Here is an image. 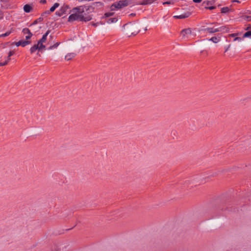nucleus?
I'll return each instance as SVG.
<instances>
[{"label": "nucleus", "mask_w": 251, "mask_h": 251, "mask_svg": "<svg viewBox=\"0 0 251 251\" xmlns=\"http://www.w3.org/2000/svg\"><path fill=\"white\" fill-rule=\"evenodd\" d=\"M124 29L125 33L128 36L136 35L139 32L136 25L131 23L125 25Z\"/></svg>", "instance_id": "1"}, {"label": "nucleus", "mask_w": 251, "mask_h": 251, "mask_svg": "<svg viewBox=\"0 0 251 251\" xmlns=\"http://www.w3.org/2000/svg\"><path fill=\"white\" fill-rule=\"evenodd\" d=\"M73 11L74 13L70 15L68 18V21L73 22L76 20L80 21V18H81L80 14L82 13V11L80 10V8L76 7L73 9Z\"/></svg>", "instance_id": "2"}, {"label": "nucleus", "mask_w": 251, "mask_h": 251, "mask_svg": "<svg viewBox=\"0 0 251 251\" xmlns=\"http://www.w3.org/2000/svg\"><path fill=\"white\" fill-rule=\"evenodd\" d=\"M196 33L193 32L192 29L190 28H185L181 30L180 32V36L181 39L184 40H186L191 38V36H195Z\"/></svg>", "instance_id": "3"}, {"label": "nucleus", "mask_w": 251, "mask_h": 251, "mask_svg": "<svg viewBox=\"0 0 251 251\" xmlns=\"http://www.w3.org/2000/svg\"><path fill=\"white\" fill-rule=\"evenodd\" d=\"M128 3V1L126 0L119 1L118 2L113 3L111 6V9L112 10L120 9L127 6Z\"/></svg>", "instance_id": "4"}, {"label": "nucleus", "mask_w": 251, "mask_h": 251, "mask_svg": "<svg viewBox=\"0 0 251 251\" xmlns=\"http://www.w3.org/2000/svg\"><path fill=\"white\" fill-rule=\"evenodd\" d=\"M222 27L214 28V27H205L201 26L199 30L200 32H208L209 33H213L222 31Z\"/></svg>", "instance_id": "5"}, {"label": "nucleus", "mask_w": 251, "mask_h": 251, "mask_svg": "<svg viewBox=\"0 0 251 251\" xmlns=\"http://www.w3.org/2000/svg\"><path fill=\"white\" fill-rule=\"evenodd\" d=\"M50 32V30H48L46 32V33L43 35L42 38L40 40H39L37 43V44L40 46V48H42L43 50L45 49L46 48L45 46L43 44L45 43L47 41V36L49 34Z\"/></svg>", "instance_id": "6"}, {"label": "nucleus", "mask_w": 251, "mask_h": 251, "mask_svg": "<svg viewBox=\"0 0 251 251\" xmlns=\"http://www.w3.org/2000/svg\"><path fill=\"white\" fill-rule=\"evenodd\" d=\"M22 32L24 34H26L25 36V39L28 40L30 39L31 36H32V33L30 32V30L28 28H25L23 29Z\"/></svg>", "instance_id": "7"}, {"label": "nucleus", "mask_w": 251, "mask_h": 251, "mask_svg": "<svg viewBox=\"0 0 251 251\" xmlns=\"http://www.w3.org/2000/svg\"><path fill=\"white\" fill-rule=\"evenodd\" d=\"M68 8L69 7H68V6L67 5H64L63 6L61 7V8H60L59 11L56 12V13L59 16H62L63 14H65L67 12V10H68Z\"/></svg>", "instance_id": "8"}, {"label": "nucleus", "mask_w": 251, "mask_h": 251, "mask_svg": "<svg viewBox=\"0 0 251 251\" xmlns=\"http://www.w3.org/2000/svg\"><path fill=\"white\" fill-rule=\"evenodd\" d=\"M37 50L39 51L43 50L42 48H40V46L38 44L34 45L33 47H32L30 49V51L31 53H33Z\"/></svg>", "instance_id": "9"}, {"label": "nucleus", "mask_w": 251, "mask_h": 251, "mask_svg": "<svg viewBox=\"0 0 251 251\" xmlns=\"http://www.w3.org/2000/svg\"><path fill=\"white\" fill-rule=\"evenodd\" d=\"M190 15V13L189 12H187L180 15L175 16L174 17L176 19H185L188 17Z\"/></svg>", "instance_id": "10"}, {"label": "nucleus", "mask_w": 251, "mask_h": 251, "mask_svg": "<svg viewBox=\"0 0 251 251\" xmlns=\"http://www.w3.org/2000/svg\"><path fill=\"white\" fill-rule=\"evenodd\" d=\"M80 16L81 17V18H80V21L87 22V21H89L92 19L91 17L89 15L85 17L84 15L80 14Z\"/></svg>", "instance_id": "11"}, {"label": "nucleus", "mask_w": 251, "mask_h": 251, "mask_svg": "<svg viewBox=\"0 0 251 251\" xmlns=\"http://www.w3.org/2000/svg\"><path fill=\"white\" fill-rule=\"evenodd\" d=\"M32 7L29 4H25L24 6V10L26 13H29L30 12Z\"/></svg>", "instance_id": "12"}, {"label": "nucleus", "mask_w": 251, "mask_h": 251, "mask_svg": "<svg viewBox=\"0 0 251 251\" xmlns=\"http://www.w3.org/2000/svg\"><path fill=\"white\" fill-rule=\"evenodd\" d=\"M75 54L74 53H68L65 56V59L68 61L70 60L72 58H74L75 56Z\"/></svg>", "instance_id": "13"}, {"label": "nucleus", "mask_w": 251, "mask_h": 251, "mask_svg": "<svg viewBox=\"0 0 251 251\" xmlns=\"http://www.w3.org/2000/svg\"><path fill=\"white\" fill-rule=\"evenodd\" d=\"M59 6V4L58 3H55L54 5L50 8V12H53L55 10V9L57 8Z\"/></svg>", "instance_id": "14"}, {"label": "nucleus", "mask_w": 251, "mask_h": 251, "mask_svg": "<svg viewBox=\"0 0 251 251\" xmlns=\"http://www.w3.org/2000/svg\"><path fill=\"white\" fill-rule=\"evenodd\" d=\"M21 46H22V47H25L26 45L30 44V41H28L27 40L26 41L21 40Z\"/></svg>", "instance_id": "15"}, {"label": "nucleus", "mask_w": 251, "mask_h": 251, "mask_svg": "<svg viewBox=\"0 0 251 251\" xmlns=\"http://www.w3.org/2000/svg\"><path fill=\"white\" fill-rule=\"evenodd\" d=\"M59 44H60L59 42H57L55 44H54V45L50 46L49 48H48V50H51L55 48H56L59 45Z\"/></svg>", "instance_id": "16"}, {"label": "nucleus", "mask_w": 251, "mask_h": 251, "mask_svg": "<svg viewBox=\"0 0 251 251\" xmlns=\"http://www.w3.org/2000/svg\"><path fill=\"white\" fill-rule=\"evenodd\" d=\"M118 21V19L116 18H110L107 20V23L108 24H112L116 23Z\"/></svg>", "instance_id": "17"}, {"label": "nucleus", "mask_w": 251, "mask_h": 251, "mask_svg": "<svg viewBox=\"0 0 251 251\" xmlns=\"http://www.w3.org/2000/svg\"><path fill=\"white\" fill-rule=\"evenodd\" d=\"M251 38V30H249L244 33L243 35V38Z\"/></svg>", "instance_id": "18"}, {"label": "nucleus", "mask_w": 251, "mask_h": 251, "mask_svg": "<svg viewBox=\"0 0 251 251\" xmlns=\"http://www.w3.org/2000/svg\"><path fill=\"white\" fill-rule=\"evenodd\" d=\"M209 40L215 43H217L219 41V39L216 37H213L211 38Z\"/></svg>", "instance_id": "19"}, {"label": "nucleus", "mask_w": 251, "mask_h": 251, "mask_svg": "<svg viewBox=\"0 0 251 251\" xmlns=\"http://www.w3.org/2000/svg\"><path fill=\"white\" fill-rule=\"evenodd\" d=\"M229 8L227 7H224L221 9V12L223 13H226L229 11Z\"/></svg>", "instance_id": "20"}, {"label": "nucleus", "mask_w": 251, "mask_h": 251, "mask_svg": "<svg viewBox=\"0 0 251 251\" xmlns=\"http://www.w3.org/2000/svg\"><path fill=\"white\" fill-rule=\"evenodd\" d=\"M43 20L42 18H39V19H37L36 20L34 21V22L30 25V26H32L33 25H36L38 23L39 21H42Z\"/></svg>", "instance_id": "21"}, {"label": "nucleus", "mask_w": 251, "mask_h": 251, "mask_svg": "<svg viewBox=\"0 0 251 251\" xmlns=\"http://www.w3.org/2000/svg\"><path fill=\"white\" fill-rule=\"evenodd\" d=\"M154 0H146L143 2V4H151Z\"/></svg>", "instance_id": "22"}, {"label": "nucleus", "mask_w": 251, "mask_h": 251, "mask_svg": "<svg viewBox=\"0 0 251 251\" xmlns=\"http://www.w3.org/2000/svg\"><path fill=\"white\" fill-rule=\"evenodd\" d=\"M14 53H15V52L13 50L10 51L9 52L8 56V57H7L8 61H9L10 60V56H11L12 55H14Z\"/></svg>", "instance_id": "23"}, {"label": "nucleus", "mask_w": 251, "mask_h": 251, "mask_svg": "<svg viewBox=\"0 0 251 251\" xmlns=\"http://www.w3.org/2000/svg\"><path fill=\"white\" fill-rule=\"evenodd\" d=\"M10 34V32H9V31L6 32V33H5L4 34H2L0 35V37H3L7 36Z\"/></svg>", "instance_id": "24"}, {"label": "nucleus", "mask_w": 251, "mask_h": 251, "mask_svg": "<svg viewBox=\"0 0 251 251\" xmlns=\"http://www.w3.org/2000/svg\"><path fill=\"white\" fill-rule=\"evenodd\" d=\"M174 4V2L173 1H166V2H163V5H165V4Z\"/></svg>", "instance_id": "25"}, {"label": "nucleus", "mask_w": 251, "mask_h": 251, "mask_svg": "<svg viewBox=\"0 0 251 251\" xmlns=\"http://www.w3.org/2000/svg\"><path fill=\"white\" fill-rule=\"evenodd\" d=\"M8 62L9 61H8V60L7 59V60L4 61V62H0V66H2L7 65Z\"/></svg>", "instance_id": "26"}, {"label": "nucleus", "mask_w": 251, "mask_h": 251, "mask_svg": "<svg viewBox=\"0 0 251 251\" xmlns=\"http://www.w3.org/2000/svg\"><path fill=\"white\" fill-rule=\"evenodd\" d=\"M113 13L109 12V13H106L105 14V16L106 17H110L113 15Z\"/></svg>", "instance_id": "27"}, {"label": "nucleus", "mask_w": 251, "mask_h": 251, "mask_svg": "<svg viewBox=\"0 0 251 251\" xmlns=\"http://www.w3.org/2000/svg\"><path fill=\"white\" fill-rule=\"evenodd\" d=\"M237 34L236 33H233V34H229L228 35V37H236V36H237Z\"/></svg>", "instance_id": "28"}, {"label": "nucleus", "mask_w": 251, "mask_h": 251, "mask_svg": "<svg viewBox=\"0 0 251 251\" xmlns=\"http://www.w3.org/2000/svg\"><path fill=\"white\" fill-rule=\"evenodd\" d=\"M245 20L247 21H251V16H246Z\"/></svg>", "instance_id": "29"}, {"label": "nucleus", "mask_w": 251, "mask_h": 251, "mask_svg": "<svg viewBox=\"0 0 251 251\" xmlns=\"http://www.w3.org/2000/svg\"><path fill=\"white\" fill-rule=\"evenodd\" d=\"M222 28L221 31H227L228 28L227 27H226V26H222Z\"/></svg>", "instance_id": "30"}, {"label": "nucleus", "mask_w": 251, "mask_h": 251, "mask_svg": "<svg viewBox=\"0 0 251 251\" xmlns=\"http://www.w3.org/2000/svg\"><path fill=\"white\" fill-rule=\"evenodd\" d=\"M50 11H46V12H45L44 13L42 14V16H44L45 15H49L50 14Z\"/></svg>", "instance_id": "31"}, {"label": "nucleus", "mask_w": 251, "mask_h": 251, "mask_svg": "<svg viewBox=\"0 0 251 251\" xmlns=\"http://www.w3.org/2000/svg\"><path fill=\"white\" fill-rule=\"evenodd\" d=\"M15 45H16V46L17 47H19V46H21V41H18V42H16V44H15Z\"/></svg>", "instance_id": "32"}, {"label": "nucleus", "mask_w": 251, "mask_h": 251, "mask_svg": "<svg viewBox=\"0 0 251 251\" xmlns=\"http://www.w3.org/2000/svg\"><path fill=\"white\" fill-rule=\"evenodd\" d=\"M193 1L195 3H200L201 2L202 0H193Z\"/></svg>", "instance_id": "33"}, {"label": "nucleus", "mask_w": 251, "mask_h": 251, "mask_svg": "<svg viewBox=\"0 0 251 251\" xmlns=\"http://www.w3.org/2000/svg\"><path fill=\"white\" fill-rule=\"evenodd\" d=\"M236 39H237V41H238V42H241L242 41V39L240 37H237Z\"/></svg>", "instance_id": "34"}, {"label": "nucleus", "mask_w": 251, "mask_h": 251, "mask_svg": "<svg viewBox=\"0 0 251 251\" xmlns=\"http://www.w3.org/2000/svg\"><path fill=\"white\" fill-rule=\"evenodd\" d=\"M3 18V14L2 12L0 11V20L1 19Z\"/></svg>", "instance_id": "35"}, {"label": "nucleus", "mask_w": 251, "mask_h": 251, "mask_svg": "<svg viewBox=\"0 0 251 251\" xmlns=\"http://www.w3.org/2000/svg\"><path fill=\"white\" fill-rule=\"evenodd\" d=\"M230 47V45H229L226 48L225 51H227Z\"/></svg>", "instance_id": "36"}, {"label": "nucleus", "mask_w": 251, "mask_h": 251, "mask_svg": "<svg viewBox=\"0 0 251 251\" xmlns=\"http://www.w3.org/2000/svg\"><path fill=\"white\" fill-rule=\"evenodd\" d=\"M40 2L42 3H46V0H41L40 1Z\"/></svg>", "instance_id": "37"}, {"label": "nucleus", "mask_w": 251, "mask_h": 251, "mask_svg": "<svg viewBox=\"0 0 251 251\" xmlns=\"http://www.w3.org/2000/svg\"><path fill=\"white\" fill-rule=\"evenodd\" d=\"M246 30H250L251 29V25H249L246 29Z\"/></svg>", "instance_id": "38"}, {"label": "nucleus", "mask_w": 251, "mask_h": 251, "mask_svg": "<svg viewBox=\"0 0 251 251\" xmlns=\"http://www.w3.org/2000/svg\"><path fill=\"white\" fill-rule=\"evenodd\" d=\"M214 8L215 7L214 6H211V7H209V9L212 10V9H214Z\"/></svg>", "instance_id": "39"}, {"label": "nucleus", "mask_w": 251, "mask_h": 251, "mask_svg": "<svg viewBox=\"0 0 251 251\" xmlns=\"http://www.w3.org/2000/svg\"><path fill=\"white\" fill-rule=\"evenodd\" d=\"M236 37H236L233 39V41H237Z\"/></svg>", "instance_id": "40"}, {"label": "nucleus", "mask_w": 251, "mask_h": 251, "mask_svg": "<svg viewBox=\"0 0 251 251\" xmlns=\"http://www.w3.org/2000/svg\"><path fill=\"white\" fill-rule=\"evenodd\" d=\"M233 2H239V1L237 0H233Z\"/></svg>", "instance_id": "41"}]
</instances>
